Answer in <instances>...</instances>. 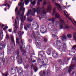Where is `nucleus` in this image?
<instances>
[{
  "instance_id": "obj_44",
  "label": "nucleus",
  "mask_w": 76,
  "mask_h": 76,
  "mask_svg": "<svg viewBox=\"0 0 76 76\" xmlns=\"http://www.w3.org/2000/svg\"><path fill=\"white\" fill-rule=\"evenodd\" d=\"M18 62L20 63H22V59L20 58V60L18 61Z\"/></svg>"
},
{
  "instance_id": "obj_15",
  "label": "nucleus",
  "mask_w": 76,
  "mask_h": 76,
  "mask_svg": "<svg viewBox=\"0 0 76 76\" xmlns=\"http://www.w3.org/2000/svg\"><path fill=\"white\" fill-rule=\"evenodd\" d=\"M58 42H60V40L57 41L56 42V43L55 42H54L53 44V45L55 47H57V49H58V48H59V44L58 43Z\"/></svg>"
},
{
  "instance_id": "obj_31",
  "label": "nucleus",
  "mask_w": 76,
  "mask_h": 76,
  "mask_svg": "<svg viewBox=\"0 0 76 76\" xmlns=\"http://www.w3.org/2000/svg\"><path fill=\"white\" fill-rule=\"evenodd\" d=\"M67 37L68 38H72V34H67Z\"/></svg>"
},
{
  "instance_id": "obj_55",
  "label": "nucleus",
  "mask_w": 76,
  "mask_h": 76,
  "mask_svg": "<svg viewBox=\"0 0 76 76\" xmlns=\"http://www.w3.org/2000/svg\"><path fill=\"white\" fill-rule=\"evenodd\" d=\"M59 70V69H58V68H56V72H57V71Z\"/></svg>"
},
{
  "instance_id": "obj_58",
  "label": "nucleus",
  "mask_w": 76,
  "mask_h": 76,
  "mask_svg": "<svg viewBox=\"0 0 76 76\" xmlns=\"http://www.w3.org/2000/svg\"><path fill=\"white\" fill-rule=\"evenodd\" d=\"M7 4H8L6 3V4H4V5H3V6H6L7 5Z\"/></svg>"
},
{
  "instance_id": "obj_7",
  "label": "nucleus",
  "mask_w": 76,
  "mask_h": 76,
  "mask_svg": "<svg viewBox=\"0 0 76 76\" xmlns=\"http://www.w3.org/2000/svg\"><path fill=\"white\" fill-rule=\"evenodd\" d=\"M19 20H20V18L18 16H17L15 21V28L14 29V32L15 34H16L17 32V29L18 28Z\"/></svg>"
},
{
  "instance_id": "obj_64",
  "label": "nucleus",
  "mask_w": 76,
  "mask_h": 76,
  "mask_svg": "<svg viewBox=\"0 0 76 76\" xmlns=\"http://www.w3.org/2000/svg\"><path fill=\"white\" fill-rule=\"evenodd\" d=\"M63 7H64V9H65L66 8V7L65 6H64Z\"/></svg>"
},
{
  "instance_id": "obj_11",
  "label": "nucleus",
  "mask_w": 76,
  "mask_h": 76,
  "mask_svg": "<svg viewBox=\"0 0 76 76\" xmlns=\"http://www.w3.org/2000/svg\"><path fill=\"white\" fill-rule=\"evenodd\" d=\"M33 35L34 37H36L38 38V39H40V37H39V36L40 35V34H39V31H37L36 32V34H35V32H33Z\"/></svg>"
},
{
  "instance_id": "obj_38",
  "label": "nucleus",
  "mask_w": 76,
  "mask_h": 76,
  "mask_svg": "<svg viewBox=\"0 0 76 76\" xmlns=\"http://www.w3.org/2000/svg\"><path fill=\"white\" fill-rule=\"evenodd\" d=\"M7 28H8V26H6V27H4L3 28V30L6 31V29H7Z\"/></svg>"
},
{
  "instance_id": "obj_52",
  "label": "nucleus",
  "mask_w": 76,
  "mask_h": 76,
  "mask_svg": "<svg viewBox=\"0 0 76 76\" xmlns=\"http://www.w3.org/2000/svg\"><path fill=\"white\" fill-rule=\"evenodd\" d=\"M2 67V65L1 64V62H0V69H1Z\"/></svg>"
},
{
  "instance_id": "obj_8",
  "label": "nucleus",
  "mask_w": 76,
  "mask_h": 76,
  "mask_svg": "<svg viewBox=\"0 0 76 76\" xmlns=\"http://www.w3.org/2000/svg\"><path fill=\"white\" fill-rule=\"evenodd\" d=\"M60 23H61V24H60ZM64 21L62 20H60L59 22L57 21L56 22V24H55V26L56 27H57L58 26V25H60L59 26V29H63V25H64Z\"/></svg>"
},
{
  "instance_id": "obj_56",
  "label": "nucleus",
  "mask_w": 76,
  "mask_h": 76,
  "mask_svg": "<svg viewBox=\"0 0 76 76\" xmlns=\"http://www.w3.org/2000/svg\"><path fill=\"white\" fill-rule=\"evenodd\" d=\"M28 41L29 42H32V40L30 39L28 40Z\"/></svg>"
},
{
  "instance_id": "obj_26",
  "label": "nucleus",
  "mask_w": 76,
  "mask_h": 76,
  "mask_svg": "<svg viewBox=\"0 0 76 76\" xmlns=\"http://www.w3.org/2000/svg\"><path fill=\"white\" fill-rule=\"evenodd\" d=\"M4 47V45L3 43L0 44V50H1L3 49Z\"/></svg>"
},
{
  "instance_id": "obj_51",
  "label": "nucleus",
  "mask_w": 76,
  "mask_h": 76,
  "mask_svg": "<svg viewBox=\"0 0 76 76\" xmlns=\"http://www.w3.org/2000/svg\"><path fill=\"white\" fill-rule=\"evenodd\" d=\"M2 75H4V76H7V73L4 75V74H3V73H2Z\"/></svg>"
},
{
  "instance_id": "obj_37",
  "label": "nucleus",
  "mask_w": 76,
  "mask_h": 76,
  "mask_svg": "<svg viewBox=\"0 0 76 76\" xmlns=\"http://www.w3.org/2000/svg\"><path fill=\"white\" fill-rule=\"evenodd\" d=\"M19 39L18 37H17L16 39V42L17 44H19Z\"/></svg>"
},
{
  "instance_id": "obj_13",
  "label": "nucleus",
  "mask_w": 76,
  "mask_h": 76,
  "mask_svg": "<svg viewBox=\"0 0 76 76\" xmlns=\"http://www.w3.org/2000/svg\"><path fill=\"white\" fill-rule=\"evenodd\" d=\"M58 61L60 63L61 65L60 66V69H61V67L60 66H63V65H64V63L65 62H66V61H65V60H62L61 61V60L60 59H59L58 60Z\"/></svg>"
},
{
  "instance_id": "obj_39",
  "label": "nucleus",
  "mask_w": 76,
  "mask_h": 76,
  "mask_svg": "<svg viewBox=\"0 0 76 76\" xmlns=\"http://www.w3.org/2000/svg\"><path fill=\"white\" fill-rule=\"evenodd\" d=\"M3 34H0V38H3Z\"/></svg>"
},
{
  "instance_id": "obj_25",
  "label": "nucleus",
  "mask_w": 76,
  "mask_h": 76,
  "mask_svg": "<svg viewBox=\"0 0 76 76\" xmlns=\"http://www.w3.org/2000/svg\"><path fill=\"white\" fill-rule=\"evenodd\" d=\"M43 73H42V71H41L39 73V74L40 75V76H45V71H44V70H43Z\"/></svg>"
},
{
  "instance_id": "obj_22",
  "label": "nucleus",
  "mask_w": 76,
  "mask_h": 76,
  "mask_svg": "<svg viewBox=\"0 0 76 76\" xmlns=\"http://www.w3.org/2000/svg\"><path fill=\"white\" fill-rule=\"evenodd\" d=\"M61 38L63 42H66V41H64V40L67 39V37H66V36H62L61 37Z\"/></svg>"
},
{
  "instance_id": "obj_49",
  "label": "nucleus",
  "mask_w": 76,
  "mask_h": 76,
  "mask_svg": "<svg viewBox=\"0 0 76 76\" xmlns=\"http://www.w3.org/2000/svg\"><path fill=\"white\" fill-rule=\"evenodd\" d=\"M73 36H74V37H76V32H75L73 33Z\"/></svg>"
},
{
  "instance_id": "obj_27",
  "label": "nucleus",
  "mask_w": 76,
  "mask_h": 76,
  "mask_svg": "<svg viewBox=\"0 0 76 76\" xmlns=\"http://www.w3.org/2000/svg\"><path fill=\"white\" fill-rule=\"evenodd\" d=\"M76 57H75L74 58H73L72 59V63H75L76 62Z\"/></svg>"
},
{
  "instance_id": "obj_59",
  "label": "nucleus",
  "mask_w": 76,
  "mask_h": 76,
  "mask_svg": "<svg viewBox=\"0 0 76 76\" xmlns=\"http://www.w3.org/2000/svg\"><path fill=\"white\" fill-rule=\"evenodd\" d=\"M35 62H36V60H34L33 61H32L33 63H35Z\"/></svg>"
},
{
  "instance_id": "obj_54",
  "label": "nucleus",
  "mask_w": 76,
  "mask_h": 76,
  "mask_svg": "<svg viewBox=\"0 0 76 76\" xmlns=\"http://www.w3.org/2000/svg\"><path fill=\"white\" fill-rule=\"evenodd\" d=\"M12 29H9L8 30V31L9 32H12Z\"/></svg>"
},
{
  "instance_id": "obj_43",
  "label": "nucleus",
  "mask_w": 76,
  "mask_h": 76,
  "mask_svg": "<svg viewBox=\"0 0 76 76\" xmlns=\"http://www.w3.org/2000/svg\"><path fill=\"white\" fill-rule=\"evenodd\" d=\"M69 28V25H67L65 26V28L66 29H67V28Z\"/></svg>"
},
{
  "instance_id": "obj_60",
  "label": "nucleus",
  "mask_w": 76,
  "mask_h": 76,
  "mask_svg": "<svg viewBox=\"0 0 76 76\" xmlns=\"http://www.w3.org/2000/svg\"><path fill=\"white\" fill-rule=\"evenodd\" d=\"M10 51V49H8L7 51V52H9V51Z\"/></svg>"
},
{
  "instance_id": "obj_21",
  "label": "nucleus",
  "mask_w": 76,
  "mask_h": 76,
  "mask_svg": "<svg viewBox=\"0 0 76 76\" xmlns=\"http://www.w3.org/2000/svg\"><path fill=\"white\" fill-rule=\"evenodd\" d=\"M53 51V49L52 48H50L48 49V51L46 52L48 55H50L51 54V51Z\"/></svg>"
},
{
  "instance_id": "obj_40",
  "label": "nucleus",
  "mask_w": 76,
  "mask_h": 76,
  "mask_svg": "<svg viewBox=\"0 0 76 76\" xmlns=\"http://www.w3.org/2000/svg\"><path fill=\"white\" fill-rule=\"evenodd\" d=\"M67 67H68L66 66V68L64 69L63 71H64V72H66V71H67Z\"/></svg>"
},
{
  "instance_id": "obj_57",
  "label": "nucleus",
  "mask_w": 76,
  "mask_h": 76,
  "mask_svg": "<svg viewBox=\"0 0 76 76\" xmlns=\"http://www.w3.org/2000/svg\"><path fill=\"white\" fill-rule=\"evenodd\" d=\"M72 23H73V24H75H75H76V21H75V22L73 21Z\"/></svg>"
},
{
  "instance_id": "obj_9",
  "label": "nucleus",
  "mask_w": 76,
  "mask_h": 76,
  "mask_svg": "<svg viewBox=\"0 0 76 76\" xmlns=\"http://www.w3.org/2000/svg\"><path fill=\"white\" fill-rule=\"evenodd\" d=\"M17 69V72L19 74H20L22 73L23 71H21L22 68V67H14L12 69V70H16V69Z\"/></svg>"
},
{
  "instance_id": "obj_3",
  "label": "nucleus",
  "mask_w": 76,
  "mask_h": 76,
  "mask_svg": "<svg viewBox=\"0 0 76 76\" xmlns=\"http://www.w3.org/2000/svg\"><path fill=\"white\" fill-rule=\"evenodd\" d=\"M35 29V30H38V28H39V26L37 24V22L34 21V22L32 24V26L31 25V24H28L26 26L24 27V29L26 31H29L30 30L29 32H31L32 30V29Z\"/></svg>"
},
{
  "instance_id": "obj_10",
  "label": "nucleus",
  "mask_w": 76,
  "mask_h": 76,
  "mask_svg": "<svg viewBox=\"0 0 76 76\" xmlns=\"http://www.w3.org/2000/svg\"><path fill=\"white\" fill-rule=\"evenodd\" d=\"M40 32L42 33H46L47 31V28L45 26L43 25L41 26L40 29Z\"/></svg>"
},
{
  "instance_id": "obj_42",
  "label": "nucleus",
  "mask_w": 76,
  "mask_h": 76,
  "mask_svg": "<svg viewBox=\"0 0 76 76\" xmlns=\"http://www.w3.org/2000/svg\"><path fill=\"white\" fill-rule=\"evenodd\" d=\"M47 4V2H46V1L45 0L43 3V6H45V5H46Z\"/></svg>"
},
{
  "instance_id": "obj_18",
  "label": "nucleus",
  "mask_w": 76,
  "mask_h": 76,
  "mask_svg": "<svg viewBox=\"0 0 76 76\" xmlns=\"http://www.w3.org/2000/svg\"><path fill=\"white\" fill-rule=\"evenodd\" d=\"M40 54H39V56H41V57H42L45 56V52L42 51H41L40 52Z\"/></svg>"
},
{
  "instance_id": "obj_29",
  "label": "nucleus",
  "mask_w": 76,
  "mask_h": 76,
  "mask_svg": "<svg viewBox=\"0 0 76 76\" xmlns=\"http://www.w3.org/2000/svg\"><path fill=\"white\" fill-rule=\"evenodd\" d=\"M33 0H30V2H31V5H30V6L32 7L31 6H32V4L33 6L35 5V3L34 1L32 2Z\"/></svg>"
},
{
  "instance_id": "obj_30",
  "label": "nucleus",
  "mask_w": 76,
  "mask_h": 76,
  "mask_svg": "<svg viewBox=\"0 0 76 76\" xmlns=\"http://www.w3.org/2000/svg\"><path fill=\"white\" fill-rule=\"evenodd\" d=\"M30 48V46L29 45H27L26 48V50L27 51H28L29 50V49Z\"/></svg>"
},
{
  "instance_id": "obj_16",
  "label": "nucleus",
  "mask_w": 76,
  "mask_h": 76,
  "mask_svg": "<svg viewBox=\"0 0 76 76\" xmlns=\"http://www.w3.org/2000/svg\"><path fill=\"white\" fill-rule=\"evenodd\" d=\"M19 50H18L15 52V54L14 55V56H15L16 55V56L17 57H16V58H17L18 59H19V58H20V57H19Z\"/></svg>"
},
{
  "instance_id": "obj_62",
  "label": "nucleus",
  "mask_w": 76,
  "mask_h": 76,
  "mask_svg": "<svg viewBox=\"0 0 76 76\" xmlns=\"http://www.w3.org/2000/svg\"><path fill=\"white\" fill-rule=\"evenodd\" d=\"M64 15H65L66 16V17H67L68 18V17H69V16L68 15H66L65 14H64Z\"/></svg>"
},
{
  "instance_id": "obj_48",
  "label": "nucleus",
  "mask_w": 76,
  "mask_h": 76,
  "mask_svg": "<svg viewBox=\"0 0 76 76\" xmlns=\"http://www.w3.org/2000/svg\"><path fill=\"white\" fill-rule=\"evenodd\" d=\"M53 23H50L49 24H48V25L49 26H53Z\"/></svg>"
},
{
  "instance_id": "obj_28",
  "label": "nucleus",
  "mask_w": 76,
  "mask_h": 76,
  "mask_svg": "<svg viewBox=\"0 0 76 76\" xmlns=\"http://www.w3.org/2000/svg\"><path fill=\"white\" fill-rule=\"evenodd\" d=\"M18 35H19V37L20 38H22V35H21V31H19L18 33Z\"/></svg>"
},
{
  "instance_id": "obj_4",
  "label": "nucleus",
  "mask_w": 76,
  "mask_h": 76,
  "mask_svg": "<svg viewBox=\"0 0 76 76\" xmlns=\"http://www.w3.org/2000/svg\"><path fill=\"white\" fill-rule=\"evenodd\" d=\"M56 7L54 8L53 10V13L52 15V16H54L55 14V18H53L49 19L48 20L49 21H52V22H55V20H56V18H59V19L61 18V16L60 15V14H59V13L58 12H56Z\"/></svg>"
},
{
  "instance_id": "obj_14",
  "label": "nucleus",
  "mask_w": 76,
  "mask_h": 76,
  "mask_svg": "<svg viewBox=\"0 0 76 76\" xmlns=\"http://www.w3.org/2000/svg\"><path fill=\"white\" fill-rule=\"evenodd\" d=\"M52 56L54 58H57L58 56V54L55 51H53L52 52Z\"/></svg>"
},
{
  "instance_id": "obj_47",
  "label": "nucleus",
  "mask_w": 76,
  "mask_h": 76,
  "mask_svg": "<svg viewBox=\"0 0 76 76\" xmlns=\"http://www.w3.org/2000/svg\"><path fill=\"white\" fill-rule=\"evenodd\" d=\"M28 67H29V65H27L25 66V69H28Z\"/></svg>"
},
{
  "instance_id": "obj_41",
  "label": "nucleus",
  "mask_w": 76,
  "mask_h": 76,
  "mask_svg": "<svg viewBox=\"0 0 76 76\" xmlns=\"http://www.w3.org/2000/svg\"><path fill=\"white\" fill-rule=\"evenodd\" d=\"M19 48L20 49V50L21 51H22V48H23L22 46L20 45Z\"/></svg>"
},
{
  "instance_id": "obj_17",
  "label": "nucleus",
  "mask_w": 76,
  "mask_h": 76,
  "mask_svg": "<svg viewBox=\"0 0 76 76\" xmlns=\"http://www.w3.org/2000/svg\"><path fill=\"white\" fill-rule=\"evenodd\" d=\"M10 36L11 37V40L13 44L15 46V42L14 41V37H13V35L12 34H10Z\"/></svg>"
},
{
  "instance_id": "obj_53",
  "label": "nucleus",
  "mask_w": 76,
  "mask_h": 76,
  "mask_svg": "<svg viewBox=\"0 0 76 76\" xmlns=\"http://www.w3.org/2000/svg\"><path fill=\"white\" fill-rule=\"evenodd\" d=\"M74 40L75 41H76V37H74Z\"/></svg>"
},
{
  "instance_id": "obj_33",
  "label": "nucleus",
  "mask_w": 76,
  "mask_h": 76,
  "mask_svg": "<svg viewBox=\"0 0 76 76\" xmlns=\"http://www.w3.org/2000/svg\"><path fill=\"white\" fill-rule=\"evenodd\" d=\"M4 53H2L0 54V57L3 58L4 57Z\"/></svg>"
},
{
  "instance_id": "obj_24",
  "label": "nucleus",
  "mask_w": 76,
  "mask_h": 76,
  "mask_svg": "<svg viewBox=\"0 0 76 76\" xmlns=\"http://www.w3.org/2000/svg\"><path fill=\"white\" fill-rule=\"evenodd\" d=\"M26 16H25L24 17H23V16H21V17L20 18V20L21 22H22L23 23V21H24V20H26Z\"/></svg>"
},
{
  "instance_id": "obj_63",
  "label": "nucleus",
  "mask_w": 76,
  "mask_h": 76,
  "mask_svg": "<svg viewBox=\"0 0 76 76\" xmlns=\"http://www.w3.org/2000/svg\"><path fill=\"white\" fill-rule=\"evenodd\" d=\"M68 18L70 19V20H71L72 21V20L71 19V18H70V17H68Z\"/></svg>"
},
{
  "instance_id": "obj_20",
  "label": "nucleus",
  "mask_w": 76,
  "mask_h": 76,
  "mask_svg": "<svg viewBox=\"0 0 76 76\" xmlns=\"http://www.w3.org/2000/svg\"><path fill=\"white\" fill-rule=\"evenodd\" d=\"M50 4H51V3H49V4L48 5V7L47 10V11L48 12L51 11V9H52V7H51V6Z\"/></svg>"
},
{
  "instance_id": "obj_46",
  "label": "nucleus",
  "mask_w": 76,
  "mask_h": 76,
  "mask_svg": "<svg viewBox=\"0 0 76 76\" xmlns=\"http://www.w3.org/2000/svg\"><path fill=\"white\" fill-rule=\"evenodd\" d=\"M21 42L22 44V46H23V45H24V43L22 41V39H21Z\"/></svg>"
},
{
  "instance_id": "obj_36",
  "label": "nucleus",
  "mask_w": 76,
  "mask_h": 76,
  "mask_svg": "<svg viewBox=\"0 0 76 76\" xmlns=\"http://www.w3.org/2000/svg\"><path fill=\"white\" fill-rule=\"evenodd\" d=\"M22 28H23V24H22V23H21V24L20 25V29L22 30Z\"/></svg>"
},
{
  "instance_id": "obj_12",
  "label": "nucleus",
  "mask_w": 76,
  "mask_h": 76,
  "mask_svg": "<svg viewBox=\"0 0 76 76\" xmlns=\"http://www.w3.org/2000/svg\"><path fill=\"white\" fill-rule=\"evenodd\" d=\"M51 34L52 37H54L57 36V29H55L54 31L51 32Z\"/></svg>"
},
{
  "instance_id": "obj_50",
  "label": "nucleus",
  "mask_w": 76,
  "mask_h": 76,
  "mask_svg": "<svg viewBox=\"0 0 76 76\" xmlns=\"http://www.w3.org/2000/svg\"><path fill=\"white\" fill-rule=\"evenodd\" d=\"M47 41H48V39H47L45 38L44 39V42H47Z\"/></svg>"
},
{
  "instance_id": "obj_2",
  "label": "nucleus",
  "mask_w": 76,
  "mask_h": 76,
  "mask_svg": "<svg viewBox=\"0 0 76 76\" xmlns=\"http://www.w3.org/2000/svg\"><path fill=\"white\" fill-rule=\"evenodd\" d=\"M21 2L19 3L18 6H21L20 9L18 10V7H17L15 10V12L17 15L19 16L20 15V12L21 10L22 11L23 13H24L25 12V8L23 6H24V3H25V4L26 5H28L29 3V0H26L25 1L23 2L22 3L23 0H20Z\"/></svg>"
},
{
  "instance_id": "obj_5",
  "label": "nucleus",
  "mask_w": 76,
  "mask_h": 76,
  "mask_svg": "<svg viewBox=\"0 0 76 76\" xmlns=\"http://www.w3.org/2000/svg\"><path fill=\"white\" fill-rule=\"evenodd\" d=\"M58 44H59V48H58V50H59L61 52L63 51H65L66 50V48L67 46L66 44L64 42L61 43V41L59 40V42H58Z\"/></svg>"
},
{
  "instance_id": "obj_6",
  "label": "nucleus",
  "mask_w": 76,
  "mask_h": 76,
  "mask_svg": "<svg viewBox=\"0 0 76 76\" xmlns=\"http://www.w3.org/2000/svg\"><path fill=\"white\" fill-rule=\"evenodd\" d=\"M35 41L36 42V45L38 48L42 49V50H45L47 47L45 45H43L42 46L41 45V43L40 42H38V40L37 39H35Z\"/></svg>"
},
{
  "instance_id": "obj_23",
  "label": "nucleus",
  "mask_w": 76,
  "mask_h": 76,
  "mask_svg": "<svg viewBox=\"0 0 76 76\" xmlns=\"http://www.w3.org/2000/svg\"><path fill=\"white\" fill-rule=\"evenodd\" d=\"M55 5L57 7V9L58 10H62V9H61V7L60 6V5H59L58 4H55Z\"/></svg>"
},
{
  "instance_id": "obj_1",
  "label": "nucleus",
  "mask_w": 76,
  "mask_h": 76,
  "mask_svg": "<svg viewBox=\"0 0 76 76\" xmlns=\"http://www.w3.org/2000/svg\"><path fill=\"white\" fill-rule=\"evenodd\" d=\"M44 9V7H42L41 8V7H37V8H32V10H28V12L27 14V16H29V15H32L34 16L36 11L37 12V14L42 16V18H44V15L46 14V12Z\"/></svg>"
},
{
  "instance_id": "obj_45",
  "label": "nucleus",
  "mask_w": 76,
  "mask_h": 76,
  "mask_svg": "<svg viewBox=\"0 0 76 76\" xmlns=\"http://www.w3.org/2000/svg\"><path fill=\"white\" fill-rule=\"evenodd\" d=\"M6 39H9V35L7 34L6 35Z\"/></svg>"
},
{
  "instance_id": "obj_34",
  "label": "nucleus",
  "mask_w": 76,
  "mask_h": 76,
  "mask_svg": "<svg viewBox=\"0 0 76 76\" xmlns=\"http://www.w3.org/2000/svg\"><path fill=\"white\" fill-rule=\"evenodd\" d=\"M38 0V1L37 2V5L38 6H39V5L40 4V2H42V0Z\"/></svg>"
},
{
  "instance_id": "obj_32",
  "label": "nucleus",
  "mask_w": 76,
  "mask_h": 76,
  "mask_svg": "<svg viewBox=\"0 0 76 76\" xmlns=\"http://www.w3.org/2000/svg\"><path fill=\"white\" fill-rule=\"evenodd\" d=\"M27 20L28 22H32V18H28L27 19Z\"/></svg>"
},
{
  "instance_id": "obj_19",
  "label": "nucleus",
  "mask_w": 76,
  "mask_h": 76,
  "mask_svg": "<svg viewBox=\"0 0 76 76\" xmlns=\"http://www.w3.org/2000/svg\"><path fill=\"white\" fill-rule=\"evenodd\" d=\"M76 45H73L72 46V52H73V53H75L76 52Z\"/></svg>"
},
{
  "instance_id": "obj_35",
  "label": "nucleus",
  "mask_w": 76,
  "mask_h": 76,
  "mask_svg": "<svg viewBox=\"0 0 76 76\" xmlns=\"http://www.w3.org/2000/svg\"><path fill=\"white\" fill-rule=\"evenodd\" d=\"M34 72H36L38 70V68L36 67H34Z\"/></svg>"
},
{
  "instance_id": "obj_61",
  "label": "nucleus",
  "mask_w": 76,
  "mask_h": 76,
  "mask_svg": "<svg viewBox=\"0 0 76 76\" xmlns=\"http://www.w3.org/2000/svg\"><path fill=\"white\" fill-rule=\"evenodd\" d=\"M7 6L8 7H9V8H10V5L8 4H7Z\"/></svg>"
}]
</instances>
